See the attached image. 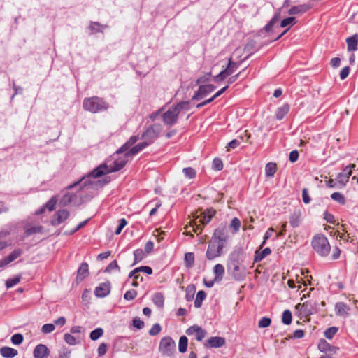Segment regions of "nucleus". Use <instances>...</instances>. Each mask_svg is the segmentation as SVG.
<instances>
[{
  "label": "nucleus",
  "instance_id": "1",
  "mask_svg": "<svg viewBox=\"0 0 358 358\" xmlns=\"http://www.w3.org/2000/svg\"><path fill=\"white\" fill-rule=\"evenodd\" d=\"M124 153V155L123 156L115 158V161L113 162V165L102 164L94 169L87 177L83 178L80 182L82 186L81 191H84L85 189L87 190L94 189L99 185V181H92V179L95 180L102 175L122 169L127 163L128 158L129 157L126 152Z\"/></svg>",
  "mask_w": 358,
  "mask_h": 358
},
{
  "label": "nucleus",
  "instance_id": "2",
  "mask_svg": "<svg viewBox=\"0 0 358 358\" xmlns=\"http://www.w3.org/2000/svg\"><path fill=\"white\" fill-rule=\"evenodd\" d=\"M215 210L210 208L202 212L196 211L193 215V218L190 220L189 224L185 227L184 234L192 236V232L201 234L203 228L210 222L212 217L215 215Z\"/></svg>",
  "mask_w": 358,
  "mask_h": 358
},
{
  "label": "nucleus",
  "instance_id": "3",
  "mask_svg": "<svg viewBox=\"0 0 358 358\" xmlns=\"http://www.w3.org/2000/svg\"><path fill=\"white\" fill-rule=\"evenodd\" d=\"M189 102L182 101L170 107L166 111L162 113V120L168 126L173 125L178 120V115L181 110H188Z\"/></svg>",
  "mask_w": 358,
  "mask_h": 358
},
{
  "label": "nucleus",
  "instance_id": "4",
  "mask_svg": "<svg viewBox=\"0 0 358 358\" xmlns=\"http://www.w3.org/2000/svg\"><path fill=\"white\" fill-rule=\"evenodd\" d=\"M83 106L85 110L96 113L106 110L109 108V104L102 98L92 96L85 98L83 100Z\"/></svg>",
  "mask_w": 358,
  "mask_h": 358
},
{
  "label": "nucleus",
  "instance_id": "5",
  "mask_svg": "<svg viewBox=\"0 0 358 358\" xmlns=\"http://www.w3.org/2000/svg\"><path fill=\"white\" fill-rule=\"evenodd\" d=\"M311 245L314 251L319 255L326 257L329 254L331 246L324 235H315L312 239Z\"/></svg>",
  "mask_w": 358,
  "mask_h": 358
},
{
  "label": "nucleus",
  "instance_id": "6",
  "mask_svg": "<svg viewBox=\"0 0 358 358\" xmlns=\"http://www.w3.org/2000/svg\"><path fill=\"white\" fill-rule=\"evenodd\" d=\"M224 245L220 243L219 241L210 240L206 251V258L212 260L216 257L221 256Z\"/></svg>",
  "mask_w": 358,
  "mask_h": 358
},
{
  "label": "nucleus",
  "instance_id": "7",
  "mask_svg": "<svg viewBox=\"0 0 358 358\" xmlns=\"http://www.w3.org/2000/svg\"><path fill=\"white\" fill-rule=\"evenodd\" d=\"M295 308L299 312L301 317L307 318L317 311V303L308 301L303 303H298Z\"/></svg>",
  "mask_w": 358,
  "mask_h": 358
},
{
  "label": "nucleus",
  "instance_id": "8",
  "mask_svg": "<svg viewBox=\"0 0 358 358\" xmlns=\"http://www.w3.org/2000/svg\"><path fill=\"white\" fill-rule=\"evenodd\" d=\"M159 348L162 354L171 356L175 351L176 343L171 337H164L161 340Z\"/></svg>",
  "mask_w": 358,
  "mask_h": 358
},
{
  "label": "nucleus",
  "instance_id": "9",
  "mask_svg": "<svg viewBox=\"0 0 358 358\" xmlns=\"http://www.w3.org/2000/svg\"><path fill=\"white\" fill-rule=\"evenodd\" d=\"M162 131V127L159 124H153L143 134V138L145 140V142L151 143Z\"/></svg>",
  "mask_w": 358,
  "mask_h": 358
},
{
  "label": "nucleus",
  "instance_id": "10",
  "mask_svg": "<svg viewBox=\"0 0 358 358\" xmlns=\"http://www.w3.org/2000/svg\"><path fill=\"white\" fill-rule=\"evenodd\" d=\"M355 167L356 165L355 164H350L343 169V172L338 175L336 181L340 187H343L347 184L350 176L352 173V169H355Z\"/></svg>",
  "mask_w": 358,
  "mask_h": 358
},
{
  "label": "nucleus",
  "instance_id": "11",
  "mask_svg": "<svg viewBox=\"0 0 358 358\" xmlns=\"http://www.w3.org/2000/svg\"><path fill=\"white\" fill-rule=\"evenodd\" d=\"M186 334L188 336H194L195 338L197 341H201L205 338L206 335V331L204 329H203L201 327L194 325L187 329Z\"/></svg>",
  "mask_w": 358,
  "mask_h": 358
},
{
  "label": "nucleus",
  "instance_id": "12",
  "mask_svg": "<svg viewBox=\"0 0 358 358\" xmlns=\"http://www.w3.org/2000/svg\"><path fill=\"white\" fill-rule=\"evenodd\" d=\"M215 86L211 84L201 85L193 96V99L199 100L211 93L215 90Z\"/></svg>",
  "mask_w": 358,
  "mask_h": 358
},
{
  "label": "nucleus",
  "instance_id": "13",
  "mask_svg": "<svg viewBox=\"0 0 358 358\" xmlns=\"http://www.w3.org/2000/svg\"><path fill=\"white\" fill-rule=\"evenodd\" d=\"M69 216V212L67 210H59L55 213L54 217L51 220V224L54 226L58 225L64 222Z\"/></svg>",
  "mask_w": 358,
  "mask_h": 358
},
{
  "label": "nucleus",
  "instance_id": "14",
  "mask_svg": "<svg viewBox=\"0 0 358 358\" xmlns=\"http://www.w3.org/2000/svg\"><path fill=\"white\" fill-rule=\"evenodd\" d=\"M211 239L219 241L220 243H222L224 245V243L228 239V235L226 227H222L216 229L214 231V234Z\"/></svg>",
  "mask_w": 358,
  "mask_h": 358
},
{
  "label": "nucleus",
  "instance_id": "15",
  "mask_svg": "<svg viewBox=\"0 0 358 358\" xmlns=\"http://www.w3.org/2000/svg\"><path fill=\"white\" fill-rule=\"evenodd\" d=\"M243 52V49L241 48H238L235 50V51L232 54V57L229 59V64L227 67L224 69V71H229V76L231 75L234 70L238 67V64L233 61V57H238Z\"/></svg>",
  "mask_w": 358,
  "mask_h": 358
},
{
  "label": "nucleus",
  "instance_id": "16",
  "mask_svg": "<svg viewBox=\"0 0 358 358\" xmlns=\"http://www.w3.org/2000/svg\"><path fill=\"white\" fill-rule=\"evenodd\" d=\"M225 339L223 337L213 336L209 338L205 342L206 348H220L225 344Z\"/></svg>",
  "mask_w": 358,
  "mask_h": 358
},
{
  "label": "nucleus",
  "instance_id": "17",
  "mask_svg": "<svg viewBox=\"0 0 358 358\" xmlns=\"http://www.w3.org/2000/svg\"><path fill=\"white\" fill-rule=\"evenodd\" d=\"M49 349L43 344H38L34 350V358H46L50 355Z\"/></svg>",
  "mask_w": 358,
  "mask_h": 358
},
{
  "label": "nucleus",
  "instance_id": "18",
  "mask_svg": "<svg viewBox=\"0 0 358 358\" xmlns=\"http://www.w3.org/2000/svg\"><path fill=\"white\" fill-rule=\"evenodd\" d=\"M350 310V307L343 302H338L335 305V311L337 315L347 317Z\"/></svg>",
  "mask_w": 358,
  "mask_h": 358
},
{
  "label": "nucleus",
  "instance_id": "19",
  "mask_svg": "<svg viewBox=\"0 0 358 358\" xmlns=\"http://www.w3.org/2000/svg\"><path fill=\"white\" fill-rule=\"evenodd\" d=\"M110 293V285L101 283L94 290V294L98 297H105Z\"/></svg>",
  "mask_w": 358,
  "mask_h": 358
},
{
  "label": "nucleus",
  "instance_id": "20",
  "mask_svg": "<svg viewBox=\"0 0 358 358\" xmlns=\"http://www.w3.org/2000/svg\"><path fill=\"white\" fill-rule=\"evenodd\" d=\"M318 349L321 352H331L332 353H336L338 350V348L331 345L325 340H320L318 344Z\"/></svg>",
  "mask_w": 358,
  "mask_h": 358
},
{
  "label": "nucleus",
  "instance_id": "21",
  "mask_svg": "<svg viewBox=\"0 0 358 358\" xmlns=\"http://www.w3.org/2000/svg\"><path fill=\"white\" fill-rule=\"evenodd\" d=\"M148 145V143L143 142L137 144L136 145L130 148L129 150H127L125 152L127 153V156L129 157H133L134 155L138 153L140 151H141L143 149H144L145 147Z\"/></svg>",
  "mask_w": 358,
  "mask_h": 358
},
{
  "label": "nucleus",
  "instance_id": "22",
  "mask_svg": "<svg viewBox=\"0 0 358 358\" xmlns=\"http://www.w3.org/2000/svg\"><path fill=\"white\" fill-rule=\"evenodd\" d=\"M346 43L348 45V50L350 52H354L357 50L358 45V35L354 34L352 37L348 38L346 39Z\"/></svg>",
  "mask_w": 358,
  "mask_h": 358
},
{
  "label": "nucleus",
  "instance_id": "23",
  "mask_svg": "<svg viewBox=\"0 0 358 358\" xmlns=\"http://www.w3.org/2000/svg\"><path fill=\"white\" fill-rule=\"evenodd\" d=\"M310 9V6L306 4L292 7L288 13L289 15L303 14Z\"/></svg>",
  "mask_w": 358,
  "mask_h": 358
},
{
  "label": "nucleus",
  "instance_id": "24",
  "mask_svg": "<svg viewBox=\"0 0 358 358\" xmlns=\"http://www.w3.org/2000/svg\"><path fill=\"white\" fill-rule=\"evenodd\" d=\"M89 275L88 264L87 263H83L78 270L77 280H83Z\"/></svg>",
  "mask_w": 358,
  "mask_h": 358
},
{
  "label": "nucleus",
  "instance_id": "25",
  "mask_svg": "<svg viewBox=\"0 0 358 358\" xmlns=\"http://www.w3.org/2000/svg\"><path fill=\"white\" fill-rule=\"evenodd\" d=\"M0 352L5 358H13L17 355V350L10 347L1 348Z\"/></svg>",
  "mask_w": 358,
  "mask_h": 358
},
{
  "label": "nucleus",
  "instance_id": "26",
  "mask_svg": "<svg viewBox=\"0 0 358 358\" xmlns=\"http://www.w3.org/2000/svg\"><path fill=\"white\" fill-rule=\"evenodd\" d=\"M138 140V137L136 136H131L129 141L117 152V154L123 153L129 150L132 145H134Z\"/></svg>",
  "mask_w": 358,
  "mask_h": 358
},
{
  "label": "nucleus",
  "instance_id": "27",
  "mask_svg": "<svg viewBox=\"0 0 358 358\" xmlns=\"http://www.w3.org/2000/svg\"><path fill=\"white\" fill-rule=\"evenodd\" d=\"M289 110V106L288 104H285L282 106L278 108L277 109L275 116L277 120H282L285 117V116L288 113Z\"/></svg>",
  "mask_w": 358,
  "mask_h": 358
},
{
  "label": "nucleus",
  "instance_id": "28",
  "mask_svg": "<svg viewBox=\"0 0 358 358\" xmlns=\"http://www.w3.org/2000/svg\"><path fill=\"white\" fill-rule=\"evenodd\" d=\"M213 271L215 273V280H221L224 274V266L220 264H217L214 266Z\"/></svg>",
  "mask_w": 358,
  "mask_h": 358
},
{
  "label": "nucleus",
  "instance_id": "29",
  "mask_svg": "<svg viewBox=\"0 0 358 358\" xmlns=\"http://www.w3.org/2000/svg\"><path fill=\"white\" fill-rule=\"evenodd\" d=\"M277 171V165L275 163L269 162L266 164L265 167V173L266 177H273Z\"/></svg>",
  "mask_w": 358,
  "mask_h": 358
},
{
  "label": "nucleus",
  "instance_id": "30",
  "mask_svg": "<svg viewBox=\"0 0 358 358\" xmlns=\"http://www.w3.org/2000/svg\"><path fill=\"white\" fill-rule=\"evenodd\" d=\"M271 252V250L269 248H266L264 249L260 252L258 250H257L255 252V259H254L255 262H257L262 261L264 258H265L266 256L270 255Z\"/></svg>",
  "mask_w": 358,
  "mask_h": 358
},
{
  "label": "nucleus",
  "instance_id": "31",
  "mask_svg": "<svg viewBox=\"0 0 358 358\" xmlns=\"http://www.w3.org/2000/svg\"><path fill=\"white\" fill-rule=\"evenodd\" d=\"M129 277H133L132 285L134 287H137L139 285V283L143 281V277L139 274V271H136L134 269L129 275Z\"/></svg>",
  "mask_w": 358,
  "mask_h": 358
},
{
  "label": "nucleus",
  "instance_id": "32",
  "mask_svg": "<svg viewBox=\"0 0 358 358\" xmlns=\"http://www.w3.org/2000/svg\"><path fill=\"white\" fill-rule=\"evenodd\" d=\"M188 339L185 336L180 338L178 343V350L180 352L184 353L187 351Z\"/></svg>",
  "mask_w": 358,
  "mask_h": 358
},
{
  "label": "nucleus",
  "instance_id": "33",
  "mask_svg": "<svg viewBox=\"0 0 358 358\" xmlns=\"http://www.w3.org/2000/svg\"><path fill=\"white\" fill-rule=\"evenodd\" d=\"M205 298H206L205 292L202 291V290L199 291L197 293L196 296V299L194 301V306L196 308H200L202 304V302L205 299Z\"/></svg>",
  "mask_w": 358,
  "mask_h": 358
},
{
  "label": "nucleus",
  "instance_id": "34",
  "mask_svg": "<svg viewBox=\"0 0 358 358\" xmlns=\"http://www.w3.org/2000/svg\"><path fill=\"white\" fill-rule=\"evenodd\" d=\"M153 303L158 307H162L164 305V299L161 293H156L152 299Z\"/></svg>",
  "mask_w": 358,
  "mask_h": 358
},
{
  "label": "nucleus",
  "instance_id": "35",
  "mask_svg": "<svg viewBox=\"0 0 358 358\" xmlns=\"http://www.w3.org/2000/svg\"><path fill=\"white\" fill-rule=\"evenodd\" d=\"M22 253V250L17 249L13 251L8 257H6V259L10 264V262L15 260L17 258H18Z\"/></svg>",
  "mask_w": 358,
  "mask_h": 358
},
{
  "label": "nucleus",
  "instance_id": "36",
  "mask_svg": "<svg viewBox=\"0 0 358 358\" xmlns=\"http://www.w3.org/2000/svg\"><path fill=\"white\" fill-rule=\"evenodd\" d=\"M331 198L339 203L340 204L344 205L345 203V199L344 196L340 192H334L331 195Z\"/></svg>",
  "mask_w": 358,
  "mask_h": 358
},
{
  "label": "nucleus",
  "instance_id": "37",
  "mask_svg": "<svg viewBox=\"0 0 358 358\" xmlns=\"http://www.w3.org/2000/svg\"><path fill=\"white\" fill-rule=\"evenodd\" d=\"M240 227V220L236 217L233 218L229 224V228L232 229L233 233H236L239 230Z\"/></svg>",
  "mask_w": 358,
  "mask_h": 358
},
{
  "label": "nucleus",
  "instance_id": "38",
  "mask_svg": "<svg viewBox=\"0 0 358 358\" xmlns=\"http://www.w3.org/2000/svg\"><path fill=\"white\" fill-rule=\"evenodd\" d=\"M292 315L291 311L286 310L282 313V321L285 324H289L292 322Z\"/></svg>",
  "mask_w": 358,
  "mask_h": 358
},
{
  "label": "nucleus",
  "instance_id": "39",
  "mask_svg": "<svg viewBox=\"0 0 358 358\" xmlns=\"http://www.w3.org/2000/svg\"><path fill=\"white\" fill-rule=\"evenodd\" d=\"M194 261V255L192 252L186 253L185 255V263L187 267H192Z\"/></svg>",
  "mask_w": 358,
  "mask_h": 358
},
{
  "label": "nucleus",
  "instance_id": "40",
  "mask_svg": "<svg viewBox=\"0 0 358 358\" xmlns=\"http://www.w3.org/2000/svg\"><path fill=\"white\" fill-rule=\"evenodd\" d=\"M103 334V330L101 328H97L90 333V338L93 341L97 340Z\"/></svg>",
  "mask_w": 358,
  "mask_h": 358
},
{
  "label": "nucleus",
  "instance_id": "41",
  "mask_svg": "<svg viewBox=\"0 0 358 358\" xmlns=\"http://www.w3.org/2000/svg\"><path fill=\"white\" fill-rule=\"evenodd\" d=\"M338 331V328L335 327H329L324 331V336L328 339H331Z\"/></svg>",
  "mask_w": 358,
  "mask_h": 358
},
{
  "label": "nucleus",
  "instance_id": "42",
  "mask_svg": "<svg viewBox=\"0 0 358 358\" xmlns=\"http://www.w3.org/2000/svg\"><path fill=\"white\" fill-rule=\"evenodd\" d=\"M134 264H136L141 262L144 257V252L142 249H137L134 252Z\"/></svg>",
  "mask_w": 358,
  "mask_h": 358
},
{
  "label": "nucleus",
  "instance_id": "43",
  "mask_svg": "<svg viewBox=\"0 0 358 358\" xmlns=\"http://www.w3.org/2000/svg\"><path fill=\"white\" fill-rule=\"evenodd\" d=\"M296 23V18L294 17H289L287 18L284 19L281 23L280 27H285L288 25H294Z\"/></svg>",
  "mask_w": 358,
  "mask_h": 358
},
{
  "label": "nucleus",
  "instance_id": "44",
  "mask_svg": "<svg viewBox=\"0 0 358 358\" xmlns=\"http://www.w3.org/2000/svg\"><path fill=\"white\" fill-rule=\"evenodd\" d=\"M20 278H21V277L19 275V276H16L13 278L7 280L6 282V287L10 288V287L15 286V285H17V283L20 282Z\"/></svg>",
  "mask_w": 358,
  "mask_h": 358
},
{
  "label": "nucleus",
  "instance_id": "45",
  "mask_svg": "<svg viewBox=\"0 0 358 358\" xmlns=\"http://www.w3.org/2000/svg\"><path fill=\"white\" fill-rule=\"evenodd\" d=\"M76 196L71 194H65L61 200V203L64 205H66L69 203H71L74 201Z\"/></svg>",
  "mask_w": 358,
  "mask_h": 358
},
{
  "label": "nucleus",
  "instance_id": "46",
  "mask_svg": "<svg viewBox=\"0 0 358 358\" xmlns=\"http://www.w3.org/2000/svg\"><path fill=\"white\" fill-rule=\"evenodd\" d=\"M182 171L185 173V176L189 179L194 178L196 176L195 170L191 167L185 168L183 169Z\"/></svg>",
  "mask_w": 358,
  "mask_h": 358
},
{
  "label": "nucleus",
  "instance_id": "47",
  "mask_svg": "<svg viewBox=\"0 0 358 358\" xmlns=\"http://www.w3.org/2000/svg\"><path fill=\"white\" fill-rule=\"evenodd\" d=\"M11 341L15 345H20L23 341V336L20 334H15L12 336Z\"/></svg>",
  "mask_w": 358,
  "mask_h": 358
},
{
  "label": "nucleus",
  "instance_id": "48",
  "mask_svg": "<svg viewBox=\"0 0 358 358\" xmlns=\"http://www.w3.org/2000/svg\"><path fill=\"white\" fill-rule=\"evenodd\" d=\"M271 319H269L268 317H262L259 320L258 326L260 328H265V327H269L271 325Z\"/></svg>",
  "mask_w": 358,
  "mask_h": 358
},
{
  "label": "nucleus",
  "instance_id": "49",
  "mask_svg": "<svg viewBox=\"0 0 358 358\" xmlns=\"http://www.w3.org/2000/svg\"><path fill=\"white\" fill-rule=\"evenodd\" d=\"M43 227L41 226H36L30 228H27L26 229V233L27 235H31L36 233H40L42 231Z\"/></svg>",
  "mask_w": 358,
  "mask_h": 358
},
{
  "label": "nucleus",
  "instance_id": "50",
  "mask_svg": "<svg viewBox=\"0 0 358 358\" xmlns=\"http://www.w3.org/2000/svg\"><path fill=\"white\" fill-rule=\"evenodd\" d=\"M227 76H229V71H222L218 75L214 78L215 81L224 80Z\"/></svg>",
  "mask_w": 358,
  "mask_h": 358
},
{
  "label": "nucleus",
  "instance_id": "51",
  "mask_svg": "<svg viewBox=\"0 0 358 358\" xmlns=\"http://www.w3.org/2000/svg\"><path fill=\"white\" fill-rule=\"evenodd\" d=\"M137 296V292L134 289L128 290L124 295L126 300H132Z\"/></svg>",
  "mask_w": 358,
  "mask_h": 358
},
{
  "label": "nucleus",
  "instance_id": "52",
  "mask_svg": "<svg viewBox=\"0 0 358 358\" xmlns=\"http://www.w3.org/2000/svg\"><path fill=\"white\" fill-rule=\"evenodd\" d=\"M153 236L156 237L158 242H160L162 240L164 239L165 236V231H160V229H155L153 231Z\"/></svg>",
  "mask_w": 358,
  "mask_h": 358
},
{
  "label": "nucleus",
  "instance_id": "53",
  "mask_svg": "<svg viewBox=\"0 0 358 358\" xmlns=\"http://www.w3.org/2000/svg\"><path fill=\"white\" fill-rule=\"evenodd\" d=\"M127 222L125 219L122 218V219L120 220L119 225L117 227V229H115V234L117 235L120 234L121 233L122 230L123 229V228L127 225Z\"/></svg>",
  "mask_w": 358,
  "mask_h": 358
},
{
  "label": "nucleus",
  "instance_id": "54",
  "mask_svg": "<svg viewBox=\"0 0 358 358\" xmlns=\"http://www.w3.org/2000/svg\"><path fill=\"white\" fill-rule=\"evenodd\" d=\"M8 235L7 232L1 231L0 232V250L5 248L7 245V242L3 239Z\"/></svg>",
  "mask_w": 358,
  "mask_h": 358
},
{
  "label": "nucleus",
  "instance_id": "55",
  "mask_svg": "<svg viewBox=\"0 0 358 358\" xmlns=\"http://www.w3.org/2000/svg\"><path fill=\"white\" fill-rule=\"evenodd\" d=\"M161 327L159 324H155L149 331V334L151 336H155L158 334L161 331Z\"/></svg>",
  "mask_w": 358,
  "mask_h": 358
},
{
  "label": "nucleus",
  "instance_id": "56",
  "mask_svg": "<svg viewBox=\"0 0 358 358\" xmlns=\"http://www.w3.org/2000/svg\"><path fill=\"white\" fill-rule=\"evenodd\" d=\"M133 325L138 329H141L144 327V322L142 321L139 317H135L133 320Z\"/></svg>",
  "mask_w": 358,
  "mask_h": 358
},
{
  "label": "nucleus",
  "instance_id": "57",
  "mask_svg": "<svg viewBox=\"0 0 358 358\" xmlns=\"http://www.w3.org/2000/svg\"><path fill=\"white\" fill-rule=\"evenodd\" d=\"M55 330V326L52 324H45L42 327V331L44 334L51 333Z\"/></svg>",
  "mask_w": 358,
  "mask_h": 358
},
{
  "label": "nucleus",
  "instance_id": "58",
  "mask_svg": "<svg viewBox=\"0 0 358 358\" xmlns=\"http://www.w3.org/2000/svg\"><path fill=\"white\" fill-rule=\"evenodd\" d=\"M273 231H274V229L272 228V227H270L268 229V231L265 233L264 236V241L262 243V244L260 245V248H259L260 249L262 248L264 245L266 243V241L271 236V234H272Z\"/></svg>",
  "mask_w": 358,
  "mask_h": 358
},
{
  "label": "nucleus",
  "instance_id": "59",
  "mask_svg": "<svg viewBox=\"0 0 358 358\" xmlns=\"http://www.w3.org/2000/svg\"><path fill=\"white\" fill-rule=\"evenodd\" d=\"M64 339L69 345H75L76 343L75 337L69 334H65L64 336Z\"/></svg>",
  "mask_w": 358,
  "mask_h": 358
},
{
  "label": "nucleus",
  "instance_id": "60",
  "mask_svg": "<svg viewBox=\"0 0 358 358\" xmlns=\"http://www.w3.org/2000/svg\"><path fill=\"white\" fill-rule=\"evenodd\" d=\"M278 21V16L275 15L269 22V23L266 26L265 29L266 31H269L273 28V25Z\"/></svg>",
  "mask_w": 358,
  "mask_h": 358
},
{
  "label": "nucleus",
  "instance_id": "61",
  "mask_svg": "<svg viewBox=\"0 0 358 358\" xmlns=\"http://www.w3.org/2000/svg\"><path fill=\"white\" fill-rule=\"evenodd\" d=\"M278 21V16L275 15L269 22V23L266 26L265 29L266 31H269L273 28V25Z\"/></svg>",
  "mask_w": 358,
  "mask_h": 358
},
{
  "label": "nucleus",
  "instance_id": "62",
  "mask_svg": "<svg viewBox=\"0 0 358 358\" xmlns=\"http://www.w3.org/2000/svg\"><path fill=\"white\" fill-rule=\"evenodd\" d=\"M194 295V287L192 285H189L187 287L186 289V299L187 301H191L193 298Z\"/></svg>",
  "mask_w": 358,
  "mask_h": 358
},
{
  "label": "nucleus",
  "instance_id": "63",
  "mask_svg": "<svg viewBox=\"0 0 358 358\" xmlns=\"http://www.w3.org/2000/svg\"><path fill=\"white\" fill-rule=\"evenodd\" d=\"M57 200L52 198L45 205V208H48L50 211H52L56 206Z\"/></svg>",
  "mask_w": 358,
  "mask_h": 358
},
{
  "label": "nucleus",
  "instance_id": "64",
  "mask_svg": "<svg viewBox=\"0 0 358 358\" xmlns=\"http://www.w3.org/2000/svg\"><path fill=\"white\" fill-rule=\"evenodd\" d=\"M107 345L106 343H101L98 348L97 352L99 356H103L106 353Z\"/></svg>",
  "mask_w": 358,
  "mask_h": 358
}]
</instances>
